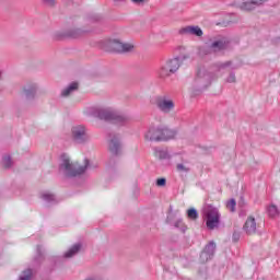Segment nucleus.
Here are the masks:
<instances>
[{
	"label": "nucleus",
	"instance_id": "f257e3e1",
	"mask_svg": "<svg viewBox=\"0 0 280 280\" xmlns=\"http://www.w3.org/2000/svg\"><path fill=\"white\" fill-rule=\"evenodd\" d=\"M85 115L88 117H96L103 121H112L117 126H126L128 124V116L110 107H88Z\"/></svg>",
	"mask_w": 280,
	"mask_h": 280
},
{
	"label": "nucleus",
	"instance_id": "7c9ffc66",
	"mask_svg": "<svg viewBox=\"0 0 280 280\" xmlns=\"http://www.w3.org/2000/svg\"><path fill=\"white\" fill-rule=\"evenodd\" d=\"M46 8H56V0H42Z\"/></svg>",
	"mask_w": 280,
	"mask_h": 280
},
{
	"label": "nucleus",
	"instance_id": "6ab92c4d",
	"mask_svg": "<svg viewBox=\"0 0 280 280\" xmlns=\"http://www.w3.org/2000/svg\"><path fill=\"white\" fill-rule=\"evenodd\" d=\"M80 248H82L81 244H74L68 252L65 253L63 257L66 259H71V257H75V255L80 253Z\"/></svg>",
	"mask_w": 280,
	"mask_h": 280
},
{
	"label": "nucleus",
	"instance_id": "423d86ee",
	"mask_svg": "<svg viewBox=\"0 0 280 280\" xmlns=\"http://www.w3.org/2000/svg\"><path fill=\"white\" fill-rule=\"evenodd\" d=\"M206 218V226L210 231H213V229H218V226H220V212L217 208H208Z\"/></svg>",
	"mask_w": 280,
	"mask_h": 280
},
{
	"label": "nucleus",
	"instance_id": "dca6fc26",
	"mask_svg": "<svg viewBox=\"0 0 280 280\" xmlns=\"http://www.w3.org/2000/svg\"><path fill=\"white\" fill-rule=\"evenodd\" d=\"M229 39L226 37H222L220 39H217L210 44V47L213 51H223V49H226L229 47Z\"/></svg>",
	"mask_w": 280,
	"mask_h": 280
},
{
	"label": "nucleus",
	"instance_id": "20e7f679",
	"mask_svg": "<svg viewBox=\"0 0 280 280\" xmlns=\"http://www.w3.org/2000/svg\"><path fill=\"white\" fill-rule=\"evenodd\" d=\"M71 138L77 145H86L91 141L89 128L84 125H75L71 128Z\"/></svg>",
	"mask_w": 280,
	"mask_h": 280
},
{
	"label": "nucleus",
	"instance_id": "4c0bfd02",
	"mask_svg": "<svg viewBox=\"0 0 280 280\" xmlns=\"http://www.w3.org/2000/svg\"><path fill=\"white\" fill-rule=\"evenodd\" d=\"M37 255L38 257H43V252H40V245L37 246Z\"/></svg>",
	"mask_w": 280,
	"mask_h": 280
},
{
	"label": "nucleus",
	"instance_id": "0eeeda50",
	"mask_svg": "<svg viewBox=\"0 0 280 280\" xmlns=\"http://www.w3.org/2000/svg\"><path fill=\"white\" fill-rule=\"evenodd\" d=\"M215 255V242L210 241L209 244L206 245L203 253L200 254L201 264H207L210 259H213Z\"/></svg>",
	"mask_w": 280,
	"mask_h": 280
},
{
	"label": "nucleus",
	"instance_id": "c9c22d12",
	"mask_svg": "<svg viewBox=\"0 0 280 280\" xmlns=\"http://www.w3.org/2000/svg\"><path fill=\"white\" fill-rule=\"evenodd\" d=\"M84 280H104V279L100 275H92L85 278Z\"/></svg>",
	"mask_w": 280,
	"mask_h": 280
},
{
	"label": "nucleus",
	"instance_id": "a878e982",
	"mask_svg": "<svg viewBox=\"0 0 280 280\" xmlns=\"http://www.w3.org/2000/svg\"><path fill=\"white\" fill-rule=\"evenodd\" d=\"M268 214L270 218H277L279 215V209H277V206L272 205L268 208Z\"/></svg>",
	"mask_w": 280,
	"mask_h": 280
},
{
	"label": "nucleus",
	"instance_id": "412c9836",
	"mask_svg": "<svg viewBox=\"0 0 280 280\" xmlns=\"http://www.w3.org/2000/svg\"><path fill=\"white\" fill-rule=\"evenodd\" d=\"M42 200H44V202H47L48 205H51L54 202H56V195L51 194V192H43L40 195Z\"/></svg>",
	"mask_w": 280,
	"mask_h": 280
},
{
	"label": "nucleus",
	"instance_id": "cd10ccee",
	"mask_svg": "<svg viewBox=\"0 0 280 280\" xmlns=\"http://www.w3.org/2000/svg\"><path fill=\"white\" fill-rule=\"evenodd\" d=\"M2 163H3L4 167H7V170L12 167V158H10V155H4L2 158Z\"/></svg>",
	"mask_w": 280,
	"mask_h": 280
},
{
	"label": "nucleus",
	"instance_id": "393cba45",
	"mask_svg": "<svg viewBox=\"0 0 280 280\" xmlns=\"http://www.w3.org/2000/svg\"><path fill=\"white\" fill-rule=\"evenodd\" d=\"M187 218L189 220H196L198 218V210L196 208H190L187 210Z\"/></svg>",
	"mask_w": 280,
	"mask_h": 280
},
{
	"label": "nucleus",
	"instance_id": "a211bd4d",
	"mask_svg": "<svg viewBox=\"0 0 280 280\" xmlns=\"http://www.w3.org/2000/svg\"><path fill=\"white\" fill-rule=\"evenodd\" d=\"M78 89H79L78 82L70 83L68 86L61 90V97H69L70 95H73V93H75Z\"/></svg>",
	"mask_w": 280,
	"mask_h": 280
},
{
	"label": "nucleus",
	"instance_id": "58836bf2",
	"mask_svg": "<svg viewBox=\"0 0 280 280\" xmlns=\"http://www.w3.org/2000/svg\"><path fill=\"white\" fill-rule=\"evenodd\" d=\"M114 3H126V0H113Z\"/></svg>",
	"mask_w": 280,
	"mask_h": 280
},
{
	"label": "nucleus",
	"instance_id": "7ed1b4c3",
	"mask_svg": "<svg viewBox=\"0 0 280 280\" xmlns=\"http://www.w3.org/2000/svg\"><path fill=\"white\" fill-rule=\"evenodd\" d=\"M214 78L212 72H209L206 69H199L197 75L192 82V95H200L205 89L211 86V82Z\"/></svg>",
	"mask_w": 280,
	"mask_h": 280
},
{
	"label": "nucleus",
	"instance_id": "39448f33",
	"mask_svg": "<svg viewBox=\"0 0 280 280\" xmlns=\"http://www.w3.org/2000/svg\"><path fill=\"white\" fill-rule=\"evenodd\" d=\"M155 105L161 113H164V115H170V113H172V110L176 108V104L174 103V100H172V97H170L168 95L156 96Z\"/></svg>",
	"mask_w": 280,
	"mask_h": 280
},
{
	"label": "nucleus",
	"instance_id": "1a4fd4ad",
	"mask_svg": "<svg viewBox=\"0 0 280 280\" xmlns=\"http://www.w3.org/2000/svg\"><path fill=\"white\" fill-rule=\"evenodd\" d=\"M187 59H189V54L180 55L179 57L170 59L166 62V66H168L170 71H172L173 73H176L177 69H180V62Z\"/></svg>",
	"mask_w": 280,
	"mask_h": 280
},
{
	"label": "nucleus",
	"instance_id": "e433bc0d",
	"mask_svg": "<svg viewBox=\"0 0 280 280\" xmlns=\"http://www.w3.org/2000/svg\"><path fill=\"white\" fill-rule=\"evenodd\" d=\"M140 191H139V187L137 185H133V196L136 198H139Z\"/></svg>",
	"mask_w": 280,
	"mask_h": 280
},
{
	"label": "nucleus",
	"instance_id": "2f4dec72",
	"mask_svg": "<svg viewBox=\"0 0 280 280\" xmlns=\"http://www.w3.org/2000/svg\"><path fill=\"white\" fill-rule=\"evenodd\" d=\"M155 185L156 187H165L167 179H165V177L158 178Z\"/></svg>",
	"mask_w": 280,
	"mask_h": 280
},
{
	"label": "nucleus",
	"instance_id": "ddd939ff",
	"mask_svg": "<svg viewBox=\"0 0 280 280\" xmlns=\"http://www.w3.org/2000/svg\"><path fill=\"white\" fill-rule=\"evenodd\" d=\"M147 141H161V126L151 127L148 132L144 135Z\"/></svg>",
	"mask_w": 280,
	"mask_h": 280
},
{
	"label": "nucleus",
	"instance_id": "c756f323",
	"mask_svg": "<svg viewBox=\"0 0 280 280\" xmlns=\"http://www.w3.org/2000/svg\"><path fill=\"white\" fill-rule=\"evenodd\" d=\"M80 30H74L69 33L63 34L62 36H69L70 38H78L80 36Z\"/></svg>",
	"mask_w": 280,
	"mask_h": 280
},
{
	"label": "nucleus",
	"instance_id": "f704fd0d",
	"mask_svg": "<svg viewBox=\"0 0 280 280\" xmlns=\"http://www.w3.org/2000/svg\"><path fill=\"white\" fill-rule=\"evenodd\" d=\"M176 170L177 172H185V173L189 172V167L184 166L183 164H177Z\"/></svg>",
	"mask_w": 280,
	"mask_h": 280
},
{
	"label": "nucleus",
	"instance_id": "f03ea898",
	"mask_svg": "<svg viewBox=\"0 0 280 280\" xmlns=\"http://www.w3.org/2000/svg\"><path fill=\"white\" fill-rule=\"evenodd\" d=\"M88 167H89V160H85L84 165L81 166L78 163L71 162V160L67 155L61 156V163L59 165L60 172H63V174L66 176H69L70 178L84 174Z\"/></svg>",
	"mask_w": 280,
	"mask_h": 280
},
{
	"label": "nucleus",
	"instance_id": "2eb2a0df",
	"mask_svg": "<svg viewBox=\"0 0 280 280\" xmlns=\"http://www.w3.org/2000/svg\"><path fill=\"white\" fill-rule=\"evenodd\" d=\"M177 131L174 129H170L168 127L161 126V136L160 141H170L175 139Z\"/></svg>",
	"mask_w": 280,
	"mask_h": 280
},
{
	"label": "nucleus",
	"instance_id": "a19ab883",
	"mask_svg": "<svg viewBox=\"0 0 280 280\" xmlns=\"http://www.w3.org/2000/svg\"><path fill=\"white\" fill-rule=\"evenodd\" d=\"M2 75H3V70H0V80Z\"/></svg>",
	"mask_w": 280,
	"mask_h": 280
},
{
	"label": "nucleus",
	"instance_id": "4468645a",
	"mask_svg": "<svg viewBox=\"0 0 280 280\" xmlns=\"http://www.w3.org/2000/svg\"><path fill=\"white\" fill-rule=\"evenodd\" d=\"M243 229L247 235H255V233H257V222L255 218L248 217Z\"/></svg>",
	"mask_w": 280,
	"mask_h": 280
},
{
	"label": "nucleus",
	"instance_id": "6e6552de",
	"mask_svg": "<svg viewBox=\"0 0 280 280\" xmlns=\"http://www.w3.org/2000/svg\"><path fill=\"white\" fill-rule=\"evenodd\" d=\"M178 34H180V36H197L198 38H200L205 33L202 32V28H200V26H186L182 27L178 31Z\"/></svg>",
	"mask_w": 280,
	"mask_h": 280
},
{
	"label": "nucleus",
	"instance_id": "9b49d317",
	"mask_svg": "<svg viewBox=\"0 0 280 280\" xmlns=\"http://www.w3.org/2000/svg\"><path fill=\"white\" fill-rule=\"evenodd\" d=\"M268 0H248L246 2H243L240 8L241 10L245 11V12H250L261 5H264V3H267Z\"/></svg>",
	"mask_w": 280,
	"mask_h": 280
},
{
	"label": "nucleus",
	"instance_id": "79ce46f5",
	"mask_svg": "<svg viewBox=\"0 0 280 280\" xmlns=\"http://www.w3.org/2000/svg\"><path fill=\"white\" fill-rule=\"evenodd\" d=\"M145 1H148V0H141V3H145Z\"/></svg>",
	"mask_w": 280,
	"mask_h": 280
},
{
	"label": "nucleus",
	"instance_id": "473e14b6",
	"mask_svg": "<svg viewBox=\"0 0 280 280\" xmlns=\"http://www.w3.org/2000/svg\"><path fill=\"white\" fill-rule=\"evenodd\" d=\"M240 237H242V234L237 231H234L233 235H232V242H234V243L240 242Z\"/></svg>",
	"mask_w": 280,
	"mask_h": 280
},
{
	"label": "nucleus",
	"instance_id": "b1692460",
	"mask_svg": "<svg viewBox=\"0 0 280 280\" xmlns=\"http://www.w3.org/2000/svg\"><path fill=\"white\" fill-rule=\"evenodd\" d=\"M233 65V61H225V62H217L214 63V71H222V69H226Z\"/></svg>",
	"mask_w": 280,
	"mask_h": 280
},
{
	"label": "nucleus",
	"instance_id": "9d476101",
	"mask_svg": "<svg viewBox=\"0 0 280 280\" xmlns=\"http://www.w3.org/2000/svg\"><path fill=\"white\" fill-rule=\"evenodd\" d=\"M113 49L118 54H128V51H132V49H135V46L131 44L122 43L120 40L115 39L113 42Z\"/></svg>",
	"mask_w": 280,
	"mask_h": 280
},
{
	"label": "nucleus",
	"instance_id": "37998d69",
	"mask_svg": "<svg viewBox=\"0 0 280 280\" xmlns=\"http://www.w3.org/2000/svg\"><path fill=\"white\" fill-rule=\"evenodd\" d=\"M180 50H185V47H179Z\"/></svg>",
	"mask_w": 280,
	"mask_h": 280
},
{
	"label": "nucleus",
	"instance_id": "aec40b11",
	"mask_svg": "<svg viewBox=\"0 0 280 280\" xmlns=\"http://www.w3.org/2000/svg\"><path fill=\"white\" fill-rule=\"evenodd\" d=\"M154 155L160 159V161H165L167 159H171L170 153L167 150H163L161 148H155L154 149Z\"/></svg>",
	"mask_w": 280,
	"mask_h": 280
},
{
	"label": "nucleus",
	"instance_id": "ea45409f",
	"mask_svg": "<svg viewBox=\"0 0 280 280\" xmlns=\"http://www.w3.org/2000/svg\"><path fill=\"white\" fill-rule=\"evenodd\" d=\"M132 3L139 4L141 3V0H131Z\"/></svg>",
	"mask_w": 280,
	"mask_h": 280
},
{
	"label": "nucleus",
	"instance_id": "f8f14e48",
	"mask_svg": "<svg viewBox=\"0 0 280 280\" xmlns=\"http://www.w3.org/2000/svg\"><path fill=\"white\" fill-rule=\"evenodd\" d=\"M109 152H112V154H119V152H121V142L119 141V136L109 135Z\"/></svg>",
	"mask_w": 280,
	"mask_h": 280
},
{
	"label": "nucleus",
	"instance_id": "72a5a7b5",
	"mask_svg": "<svg viewBox=\"0 0 280 280\" xmlns=\"http://www.w3.org/2000/svg\"><path fill=\"white\" fill-rule=\"evenodd\" d=\"M226 82H229L230 84H233L236 82V77H235V72H231L230 75L226 79Z\"/></svg>",
	"mask_w": 280,
	"mask_h": 280
},
{
	"label": "nucleus",
	"instance_id": "5701e85b",
	"mask_svg": "<svg viewBox=\"0 0 280 280\" xmlns=\"http://www.w3.org/2000/svg\"><path fill=\"white\" fill-rule=\"evenodd\" d=\"M172 73H174L173 71H170V68L167 66V63H165L164 66H162L160 68V71H159V75L160 78H168V75H172Z\"/></svg>",
	"mask_w": 280,
	"mask_h": 280
},
{
	"label": "nucleus",
	"instance_id": "bb28decb",
	"mask_svg": "<svg viewBox=\"0 0 280 280\" xmlns=\"http://www.w3.org/2000/svg\"><path fill=\"white\" fill-rule=\"evenodd\" d=\"M237 206V202L235 201V199H230L226 202V209H229V211H231L232 213H235V207Z\"/></svg>",
	"mask_w": 280,
	"mask_h": 280
},
{
	"label": "nucleus",
	"instance_id": "4be33fe9",
	"mask_svg": "<svg viewBox=\"0 0 280 280\" xmlns=\"http://www.w3.org/2000/svg\"><path fill=\"white\" fill-rule=\"evenodd\" d=\"M212 51H213V48H211V45L210 46H201L198 48V55L201 58H205V56L211 55Z\"/></svg>",
	"mask_w": 280,
	"mask_h": 280
},
{
	"label": "nucleus",
	"instance_id": "f3484780",
	"mask_svg": "<svg viewBox=\"0 0 280 280\" xmlns=\"http://www.w3.org/2000/svg\"><path fill=\"white\" fill-rule=\"evenodd\" d=\"M38 91V84L30 83L24 88V95L26 100H34Z\"/></svg>",
	"mask_w": 280,
	"mask_h": 280
},
{
	"label": "nucleus",
	"instance_id": "c85d7f7f",
	"mask_svg": "<svg viewBox=\"0 0 280 280\" xmlns=\"http://www.w3.org/2000/svg\"><path fill=\"white\" fill-rule=\"evenodd\" d=\"M174 226L175 229H180V231H183V233H185L186 231V226H185V223L183 222V219H179L177 220L175 223H174Z\"/></svg>",
	"mask_w": 280,
	"mask_h": 280
}]
</instances>
